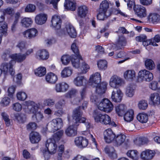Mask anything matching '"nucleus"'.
<instances>
[{"instance_id":"1","label":"nucleus","mask_w":160,"mask_h":160,"mask_svg":"<svg viewBox=\"0 0 160 160\" xmlns=\"http://www.w3.org/2000/svg\"><path fill=\"white\" fill-rule=\"evenodd\" d=\"M93 117L96 122L103 124H108L111 122V118L108 115L106 114H102L98 110L94 111Z\"/></svg>"},{"instance_id":"2","label":"nucleus","mask_w":160,"mask_h":160,"mask_svg":"<svg viewBox=\"0 0 160 160\" xmlns=\"http://www.w3.org/2000/svg\"><path fill=\"white\" fill-rule=\"evenodd\" d=\"M87 102L83 103L82 107H79L75 109L73 111V119L75 120L76 122H83L86 120L84 118H82V111L81 109H84L87 108Z\"/></svg>"},{"instance_id":"3","label":"nucleus","mask_w":160,"mask_h":160,"mask_svg":"<svg viewBox=\"0 0 160 160\" xmlns=\"http://www.w3.org/2000/svg\"><path fill=\"white\" fill-rule=\"evenodd\" d=\"M98 109L106 112H111L113 108V106L108 99L104 98L102 99L98 105Z\"/></svg>"},{"instance_id":"4","label":"nucleus","mask_w":160,"mask_h":160,"mask_svg":"<svg viewBox=\"0 0 160 160\" xmlns=\"http://www.w3.org/2000/svg\"><path fill=\"white\" fill-rule=\"evenodd\" d=\"M15 63L14 60H11L9 63L4 62L2 63L0 66V69L5 75L10 74L12 76L14 75L15 71L13 68V64Z\"/></svg>"},{"instance_id":"5","label":"nucleus","mask_w":160,"mask_h":160,"mask_svg":"<svg viewBox=\"0 0 160 160\" xmlns=\"http://www.w3.org/2000/svg\"><path fill=\"white\" fill-rule=\"evenodd\" d=\"M153 78V74L146 69L141 70L138 72V82H150L152 80Z\"/></svg>"},{"instance_id":"6","label":"nucleus","mask_w":160,"mask_h":160,"mask_svg":"<svg viewBox=\"0 0 160 160\" xmlns=\"http://www.w3.org/2000/svg\"><path fill=\"white\" fill-rule=\"evenodd\" d=\"M27 108L26 109V112L29 114L34 115L38 111L40 107L39 104L35 103L33 101H29L27 102Z\"/></svg>"},{"instance_id":"7","label":"nucleus","mask_w":160,"mask_h":160,"mask_svg":"<svg viewBox=\"0 0 160 160\" xmlns=\"http://www.w3.org/2000/svg\"><path fill=\"white\" fill-rule=\"evenodd\" d=\"M135 14L138 17L142 18L145 17L147 15V10L143 6L137 5L134 8Z\"/></svg>"},{"instance_id":"8","label":"nucleus","mask_w":160,"mask_h":160,"mask_svg":"<svg viewBox=\"0 0 160 160\" xmlns=\"http://www.w3.org/2000/svg\"><path fill=\"white\" fill-rule=\"evenodd\" d=\"M154 151L150 149H146L142 151L140 154V158L143 160H152L155 155Z\"/></svg>"},{"instance_id":"9","label":"nucleus","mask_w":160,"mask_h":160,"mask_svg":"<svg viewBox=\"0 0 160 160\" xmlns=\"http://www.w3.org/2000/svg\"><path fill=\"white\" fill-rule=\"evenodd\" d=\"M101 79V77L100 73L96 72L91 76L89 81V84L92 86H95L99 84Z\"/></svg>"},{"instance_id":"10","label":"nucleus","mask_w":160,"mask_h":160,"mask_svg":"<svg viewBox=\"0 0 160 160\" xmlns=\"http://www.w3.org/2000/svg\"><path fill=\"white\" fill-rule=\"evenodd\" d=\"M74 141L75 145L81 148L86 147L88 143V140L82 136L76 137Z\"/></svg>"},{"instance_id":"11","label":"nucleus","mask_w":160,"mask_h":160,"mask_svg":"<svg viewBox=\"0 0 160 160\" xmlns=\"http://www.w3.org/2000/svg\"><path fill=\"white\" fill-rule=\"evenodd\" d=\"M123 93L119 88L115 89L112 92L111 98L112 100L116 102H120L122 98Z\"/></svg>"},{"instance_id":"12","label":"nucleus","mask_w":160,"mask_h":160,"mask_svg":"<svg viewBox=\"0 0 160 160\" xmlns=\"http://www.w3.org/2000/svg\"><path fill=\"white\" fill-rule=\"evenodd\" d=\"M29 139L31 143H38L41 140V136L38 132L32 131L29 135Z\"/></svg>"},{"instance_id":"13","label":"nucleus","mask_w":160,"mask_h":160,"mask_svg":"<svg viewBox=\"0 0 160 160\" xmlns=\"http://www.w3.org/2000/svg\"><path fill=\"white\" fill-rule=\"evenodd\" d=\"M38 34L37 30L35 28H32L26 30L23 33V36L29 39L35 38Z\"/></svg>"},{"instance_id":"14","label":"nucleus","mask_w":160,"mask_h":160,"mask_svg":"<svg viewBox=\"0 0 160 160\" xmlns=\"http://www.w3.org/2000/svg\"><path fill=\"white\" fill-rule=\"evenodd\" d=\"M52 24L53 28L55 30H58L61 28L62 20L59 16L55 15L52 18Z\"/></svg>"},{"instance_id":"15","label":"nucleus","mask_w":160,"mask_h":160,"mask_svg":"<svg viewBox=\"0 0 160 160\" xmlns=\"http://www.w3.org/2000/svg\"><path fill=\"white\" fill-rule=\"evenodd\" d=\"M52 24L53 28L55 30H58L61 28L62 20L59 16L55 15L52 18Z\"/></svg>"},{"instance_id":"16","label":"nucleus","mask_w":160,"mask_h":160,"mask_svg":"<svg viewBox=\"0 0 160 160\" xmlns=\"http://www.w3.org/2000/svg\"><path fill=\"white\" fill-rule=\"evenodd\" d=\"M122 79L116 76H113L111 78L109 84L111 87L116 88L117 86L121 85L122 82Z\"/></svg>"},{"instance_id":"17","label":"nucleus","mask_w":160,"mask_h":160,"mask_svg":"<svg viewBox=\"0 0 160 160\" xmlns=\"http://www.w3.org/2000/svg\"><path fill=\"white\" fill-rule=\"evenodd\" d=\"M108 84L106 82H102L98 84L95 86H92L95 88V92L98 94H102L105 92L107 89Z\"/></svg>"},{"instance_id":"18","label":"nucleus","mask_w":160,"mask_h":160,"mask_svg":"<svg viewBox=\"0 0 160 160\" xmlns=\"http://www.w3.org/2000/svg\"><path fill=\"white\" fill-rule=\"evenodd\" d=\"M103 135L105 142L108 143L111 142L116 136V134L112 131H104Z\"/></svg>"},{"instance_id":"19","label":"nucleus","mask_w":160,"mask_h":160,"mask_svg":"<svg viewBox=\"0 0 160 160\" xmlns=\"http://www.w3.org/2000/svg\"><path fill=\"white\" fill-rule=\"evenodd\" d=\"M4 17L3 15L0 16V34L2 35L6 36L7 35V25L5 22H3Z\"/></svg>"},{"instance_id":"20","label":"nucleus","mask_w":160,"mask_h":160,"mask_svg":"<svg viewBox=\"0 0 160 160\" xmlns=\"http://www.w3.org/2000/svg\"><path fill=\"white\" fill-rule=\"evenodd\" d=\"M126 138V136L120 133L116 135L112 141L115 146H120L124 142Z\"/></svg>"},{"instance_id":"21","label":"nucleus","mask_w":160,"mask_h":160,"mask_svg":"<svg viewBox=\"0 0 160 160\" xmlns=\"http://www.w3.org/2000/svg\"><path fill=\"white\" fill-rule=\"evenodd\" d=\"M52 140L51 139L48 140L46 144V147L47 150L51 154L55 153L56 151L57 145L54 142H51Z\"/></svg>"},{"instance_id":"22","label":"nucleus","mask_w":160,"mask_h":160,"mask_svg":"<svg viewBox=\"0 0 160 160\" xmlns=\"http://www.w3.org/2000/svg\"><path fill=\"white\" fill-rule=\"evenodd\" d=\"M69 85L66 83L63 82L57 84L55 85V89L57 92H63L67 91Z\"/></svg>"},{"instance_id":"23","label":"nucleus","mask_w":160,"mask_h":160,"mask_svg":"<svg viewBox=\"0 0 160 160\" xmlns=\"http://www.w3.org/2000/svg\"><path fill=\"white\" fill-rule=\"evenodd\" d=\"M51 124L55 128L53 130H59L63 126L62 119L60 118H57L53 119L50 122Z\"/></svg>"},{"instance_id":"24","label":"nucleus","mask_w":160,"mask_h":160,"mask_svg":"<svg viewBox=\"0 0 160 160\" xmlns=\"http://www.w3.org/2000/svg\"><path fill=\"white\" fill-rule=\"evenodd\" d=\"M88 8L85 5L78 7L77 9V13L79 17L81 18H85L88 13Z\"/></svg>"},{"instance_id":"25","label":"nucleus","mask_w":160,"mask_h":160,"mask_svg":"<svg viewBox=\"0 0 160 160\" xmlns=\"http://www.w3.org/2000/svg\"><path fill=\"white\" fill-rule=\"evenodd\" d=\"M126 44L125 39L123 36L120 37L118 40L117 44L112 45V50L116 51L120 49V47L125 46Z\"/></svg>"},{"instance_id":"26","label":"nucleus","mask_w":160,"mask_h":160,"mask_svg":"<svg viewBox=\"0 0 160 160\" xmlns=\"http://www.w3.org/2000/svg\"><path fill=\"white\" fill-rule=\"evenodd\" d=\"M104 151L105 153L112 159H114L117 158V154L113 147L111 146H107L105 147Z\"/></svg>"},{"instance_id":"27","label":"nucleus","mask_w":160,"mask_h":160,"mask_svg":"<svg viewBox=\"0 0 160 160\" xmlns=\"http://www.w3.org/2000/svg\"><path fill=\"white\" fill-rule=\"evenodd\" d=\"M47 19L46 14L41 13L37 15L35 18V22L38 24L42 25L45 23Z\"/></svg>"},{"instance_id":"28","label":"nucleus","mask_w":160,"mask_h":160,"mask_svg":"<svg viewBox=\"0 0 160 160\" xmlns=\"http://www.w3.org/2000/svg\"><path fill=\"white\" fill-rule=\"evenodd\" d=\"M65 30L69 36L72 38H75L77 36L76 31L72 25L68 24L66 25Z\"/></svg>"},{"instance_id":"29","label":"nucleus","mask_w":160,"mask_h":160,"mask_svg":"<svg viewBox=\"0 0 160 160\" xmlns=\"http://www.w3.org/2000/svg\"><path fill=\"white\" fill-rule=\"evenodd\" d=\"M150 99L154 106H158L160 102V96L157 93H154L150 94Z\"/></svg>"},{"instance_id":"30","label":"nucleus","mask_w":160,"mask_h":160,"mask_svg":"<svg viewBox=\"0 0 160 160\" xmlns=\"http://www.w3.org/2000/svg\"><path fill=\"white\" fill-rule=\"evenodd\" d=\"M26 57V56L25 54H21V53H15L11 55L12 60H14L15 62H22L24 60Z\"/></svg>"},{"instance_id":"31","label":"nucleus","mask_w":160,"mask_h":160,"mask_svg":"<svg viewBox=\"0 0 160 160\" xmlns=\"http://www.w3.org/2000/svg\"><path fill=\"white\" fill-rule=\"evenodd\" d=\"M86 78L84 76H79L74 79L73 83L77 86H81L83 85V83L86 82Z\"/></svg>"},{"instance_id":"32","label":"nucleus","mask_w":160,"mask_h":160,"mask_svg":"<svg viewBox=\"0 0 160 160\" xmlns=\"http://www.w3.org/2000/svg\"><path fill=\"white\" fill-rule=\"evenodd\" d=\"M37 57L40 59L45 60L49 57V54L45 50H39L37 52Z\"/></svg>"},{"instance_id":"33","label":"nucleus","mask_w":160,"mask_h":160,"mask_svg":"<svg viewBox=\"0 0 160 160\" xmlns=\"http://www.w3.org/2000/svg\"><path fill=\"white\" fill-rule=\"evenodd\" d=\"M46 79L47 82L51 83H54L58 79L57 76L52 72L48 74L46 76Z\"/></svg>"},{"instance_id":"34","label":"nucleus","mask_w":160,"mask_h":160,"mask_svg":"<svg viewBox=\"0 0 160 160\" xmlns=\"http://www.w3.org/2000/svg\"><path fill=\"white\" fill-rule=\"evenodd\" d=\"M134 114V111L132 110H128L124 115V119L127 122L132 121L133 119Z\"/></svg>"},{"instance_id":"35","label":"nucleus","mask_w":160,"mask_h":160,"mask_svg":"<svg viewBox=\"0 0 160 160\" xmlns=\"http://www.w3.org/2000/svg\"><path fill=\"white\" fill-rule=\"evenodd\" d=\"M135 87L132 84L128 85L126 89V95L129 97H132L134 95L135 93Z\"/></svg>"},{"instance_id":"36","label":"nucleus","mask_w":160,"mask_h":160,"mask_svg":"<svg viewBox=\"0 0 160 160\" xmlns=\"http://www.w3.org/2000/svg\"><path fill=\"white\" fill-rule=\"evenodd\" d=\"M138 152L136 150L128 151L126 153L127 156L134 160H138L139 159Z\"/></svg>"},{"instance_id":"37","label":"nucleus","mask_w":160,"mask_h":160,"mask_svg":"<svg viewBox=\"0 0 160 160\" xmlns=\"http://www.w3.org/2000/svg\"><path fill=\"white\" fill-rule=\"evenodd\" d=\"M126 107L124 104H120L116 107L115 110L116 112L119 116H122L126 109Z\"/></svg>"},{"instance_id":"38","label":"nucleus","mask_w":160,"mask_h":160,"mask_svg":"<svg viewBox=\"0 0 160 160\" xmlns=\"http://www.w3.org/2000/svg\"><path fill=\"white\" fill-rule=\"evenodd\" d=\"M65 9L72 11H75L76 8V3L75 1H73L67 4H64Z\"/></svg>"},{"instance_id":"39","label":"nucleus","mask_w":160,"mask_h":160,"mask_svg":"<svg viewBox=\"0 0 160 160\" xmlns=\"http://www.w3.org/2000/svg\"><path fill=\"white\" fill-rule=\"evenodd\" d=\"M124 77L126 79L132 80L136 77V73L133 70H128L124 73Z\"/></svg>"},{"instance_id":"40","label":"nucleus","mask_w":160,"mask_h":160,"mask_svg":"<svg viewBox=\"0 0 160 160\" xmlns=\"http://www.w3.org/2000/svg\"><path fill=\"white\" fill-rule=\"evenodd\" d=\"M80 60L82 61V57L81 58H79L76 56H72L71 62L72 66L76 68H78L80 66Z\"/></svg>"},{"instance_id":"41","label":"nucleus","mask_w":160,"mask_h":160,"mask_svg":"<svg viewBox=\"0 0 160 160\" xmlns=\"http://www.w3.org/2000/svg\"><path fill=\"white\" fill-rule=\"evenodd\" d=\"M145 65L146 68L149 70H152L155 68L154 62L151 59H147L145 61Z\"/></svg>"},{"instance_id":"42","label":"nucleus","mask_w":160,"mask_h":160,"mask_svg":"<svg viewBox=\"0 0 160 160\" xmlns=\"http://www.w3.org/2000/svg\"><path fill=\"white\" fill-rule=\"evenodd\" d=\"M72 69L71 67L65 68L61 72V76L62 78H66L69 77L72 74Z\"/></svg>"},{"instance_id":"43","label":"nucleus","mask_w":160,"mask_h":160,"mask_svg":"<svg viewBox=\"0 0 160 160\" xmlns=\"http://www.w3.org/2000/svg\"><path fill=\"white\" fill-rule=\"evenodd\" d=\"M137 120L142 123L147 122L148 119V115L145 113H139L137 117Z\"/></svg>"},{"instance_id":"44","label":"nucleus","mask_w":160,"mask_h":160,"mask_svg":"<svg viewBox=\"0 0 160 160\" xmlns=\"http://www.w3.org/2000/svg\"><path fill=\"white\" fill-rule=\"evenodd\" d=\"M32 21L30 18H24L21 20L22 26L24 27H28L32 23Z\"/></svg>"},{"instance_id":"45","label":"nucleus","mask_w":160,"mask_h":160,"mask_svg":"<svg viewBox=\"0 0 160 160\" xmlns=\"http://www.w3.org/2000/svg\"><path fill=\"white\" fill-rule=\"evenodd\" d=\"M46 73V68L44 67H39L35 71V75L39 77H42L44 76Z\"/></svg>"},{"instance_id":"46","label":"nucleus","mask_w":160,"mask_h":160,"mask_svg":"<svg viewBox=\"0 0 160 160\" xmlns=\"http://www.w3.org/2000/svg\"><path fill=\"white\" fill-rule=\"evenodd\" d=\"M15 120L20 123H23L26 121V117L23 114L17 113L14 115Z\"/></svg>"},{"instance_id":"47","label":"nucleus","mask_w":160,"mask_h":160,"mask_svg":"<svg viewBox=\"0 0 160 160\" xmlns=\"http://www.w3.org/2000/svg\"><path fill=\"white\" fill-rule=\"evenodd\" d=\"M109 8V3L107 0L102 1L101 3L99 10L107 12L108 9Z\"/></svg>"},{"instance_id":"48","label":"nucleus","mask_w":160,"mask_h":160,"mask_svg":"<svg viewBox=\"0 0 160 160\" xmlns=\"http://www.w3.org/2000/svg\"><path fill=\"white\" fill-rule=\"evenodd\" d=\"M148 19L153 23L158 22L159 20V15L157 13H151L149 15Z\"/></svg>"},{"instance_id":"49","label":"nucleus","mask_w":160,"mask_h":160,"mask_svg":"<svg viewBox=\"0 0 160 160\" xmlns=\"http://www.w3.org/2000/svg\"><path fill=\"white\" fill-rule=\"evenodd\" d=\"M63 134V132L62 131H59L53 134L52 139L55 142H58L61 138Z\"/></svg>"},{"instance_id":"50","label":"nucleus","mask_w":160,"mask_h":160,"mask_svg":"<svg viewBox=\"0 0 160 160\" xmlns=\"http://www.w3.org/2000/svg\"><path fill=\"white\" fill-rule=\"evenodd\" d=\"M107 12L99 10V13L97 15V18L98 19L100 20H103L105 18H107L108 16L110 15V14L108 15L107 14Z\"/></svg>"},{"instance_id":"51","label":"nucleus","mask_w":160,"mask_h":160,"mask_svg":"<svg viewBox=\"0 0 160 160\" xmlns=\"http://www.w3.org/2000/svg\"><path fill=\"white\" fill-rule=\"evenodd\" d=\"M43 104L46 106L52 107L55 104V101L53 99L48 98L44 100Z\"/></svg>"},{"instance_id":"52","label":"nucleus","mask_w":160,"mask_h":160,"mask_svg":"<svg viewBox=\"0 0 160 160\" xmlns=\"http://www.w3.org/2000/svg\"><path fill=\"white\" fill-rule=\"evenodd\" d=\"M98 68L101 70H105L107 68V62L105 60H100L97 63Z\"/></svg>"},{"instance_id":"53","label":"nucleus","mask_w":160,"mask_h":160,"mask_svg":"<svg viewBox=\"0 0 160 160\" xmlns=\"http://www.w3.org/2000/svg\"><path fill=\"white\" fill-rule=\"evenodd\" d=\"M32 118L33 119H34V118H35L36 121L38 122L42 120L44 118V116L43 114L40 112H37L36 113L32 116Z\"/></svg>"},{"instance_id":"54","label":"nucleus","mask_w":160,"mask_h":160,"mask_svg":"<svg viewBox=\"0 0 160 160\" xmlns=\"http://www.w3.org/2000/svg\"><path fill=\"white\" fill-rule=\"evenodd\" d=\"M71 49L75 54V56H77L79 58H81L82 56L79 54L78 49L76 46V44L74 42L71 45Z\"/></svg>"},{"instance_id":"55","label":"nucleus","mask_w":160,"mask_h":160,"mask_svg":"<svg viewBox=\"0 0 160 160\" xmlns=\"http://www.w3.org/2000/svg\"><path fill=\"white\" fill-rule=\"evenodd\" d=\"M71 59L72 58L68 55H64L62 57L61 59L62 64L64 65L68 64L70 61H71Z\"/></svg>"},{"instance_id":"56","label":"nucleus","mask_w":160,"mask_h":160,"mask_svg":"<svg viewBox=\"0 0 160 160\" xmlns=\"http://www.w3.org/2000/svg\"><path fill=\"white\" fill-rule=\"evenodd\" d=\"M17 97L18 100L23 101L27 98V95L25 92H20L17 93Z\"/></svg>"},{"instance_id":"57","label":"nucleus","mask_w":160,"mask_h":160,"mask_svg":"<svg viewBox=\"0 0 160 160\" xmlns=\"http://www.w3.org/2000/svg\"><path fill=\"white\" fill-rule=\"evenodd\" d=\"M36 8L35 5L31 4H29L26 7L25 9V11L26 12H32L35 11Z\"/></svg>"},{"instance_id":"58","label":"nucleus","mask_w":160,"mask_h":160,"mask_svg":"<svg viewBox=\"0 0 160 160\" xmlns=\"http://www.w3.org/2000/svg\"><path fill=\"white\" fill-rule=\"evenodd\" d=\"M38 127L37 124L34 122H30L26 126L27 129L30 130H35Z\"/></svg>"},{"instance_id":"59","label":"nucleus","mask_w":160,"mask_h":160,"mask_svg":"<svg viewBox=\"0 0 160 160\" xmlns=\"http://www.w3.org/2000/svg\"><path fill=\"white\" fill-rule=\"evenodd\" d=\"M77 91L76 89L72 88L69 90L66 95V97L68 98H71L74 97L77 93Z\"/></svg>"},{"instance_id":"60","label":"nucleus","mask_w":160,"mask_h":160,"mask_svg":"<svg viewBox=\"0 0 160 160\" xmlns=\"http://www.w3.org/2000/svg\"><path fill=\"white\" fill-rule=\"evenodd\" d=\"M1 115L5 121L6 126H9L10 125V122L8 115L5 112H2L1 114Z\"/></svg>"},{"instance_id":"61","label":"nucleus","mask_w":160,"mask_h":160,"mask_svg":"<svg viewBox=\"0 0 160 160\" xmlns=\"http://www.w3.org/2000/svg\"><path fill=\"white\" fill-rule=\"evenodd\" d=\"M89 69V67L85 62H82V65L80 67L79 69L80 70L82 73H85ZM79 71L80 70H79Z\"/></svg>"},{"instance_id":"62","label":"nucleus","mask_w":160,"mask_h":160,"mask_svg":"<svg viewBox=\"0 0 160 160\" xmlns=\"http://www.w3.org/2000/svg\"><path fill=\"white\" fill-rule=\"evenodd\" d=\"M10 101V99L9 98L5 97L2 99L0 103L2 106L6 107L9 104Z\"/></svg>"},{"instance_id":"63","label":"nucleus","mask_w":160,"mask_h":160,"mask_svg":"<svg viewBox=\"0 0 160 160\" xmlns=\"http://www.w3.org/2000/svg\"><path fill=\"white\" fill-rule=\"evenodd\" d=\"M148 105L146 101L145 100H141L139 102L138 107L140 109L145 110L148 107Z\"/></svg>"},{"instance_id":"64","label":"nucleus","mask_w":160,"mask_h":160,"mask_svg":"<svg viewBox=\"0 0 160 160\" xmlns=\"http://www.w3.org/2000/svg\"><path fill=\"white\" fill-rule=\"evenodd\" d=\"M13 109L16 111L19 112L22 109V105L20 103L16 102L12 105Z\"/></svg>"}]
</instances>
